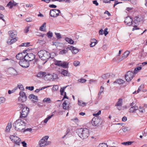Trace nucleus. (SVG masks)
<instances>
[{
    "instance_id": "nucleus-1",
    "label": "nucleus",
    "mask_w": 147,
    "mask_h": 147,
    "mask_svg": "<svg viewBox=\"0 0 147 147\" xmlns=\"http://www.w3.org/2000/svg\"><path fill=\"white\" fill-rule=\"evenodd\" d=\"M25 125L24 121L20 119H18L13 124L15 129L18 131H21L24 129Z\"/></svg>"
},
{
    "instance_id": "nucleus-2",
    "label": "nucleus",
    "mask_w": 147,
    "mask_h": 147,
    "mask_svg": "<svg viewBox=\"0 0 147 147\" xmlns=\"http://www.w3.org/2000/svg\"><path fill=\"white\" fill-rule=\"evenodd\" d=\"M38 54L41 60L45 61L44 63L49 58H53L51 57L49 53L44 50L40 51L38 53Z\"/></svg>"
},
{
    "instance_id": "nucleus-3",
    "label": "nucleus",
    "mask_w": 147,
    "mask_h": 147,
    "mask_svg": "<svg viewBox=\"0 0 147 147\" xmlns=\"http://www.w3.org/2000/svg\"><path fill=\"white\" fill-rule=\"evenodd\" d=\"M78 135L82 139H85L87 138L89 135V131L88 129L84 128H81L78 131Z\"/></svg>"
},
{
    "instance_id": "nucleus-4",
    "label": "nucleus",
    "mask_w": 147,
    "mask_h": 147,
    "mask_svg": "<svg viewBox=\"0 0 147 147\" xmlns=\"http://www.w3.org/2000/svg\"><path fill=\"white\" fill-rule=\"evenodd\" d=\"M49 138L48 136H45L40 140L39 142V145L40 147H43L50 144V142L47 141Z\"/></svg>"
},
{
    "instance_id": "nucleus-5",
    "label": "nucleus",
    "mask_w": 147,
    "mask_h": 147,
    "mask_svg": "<svg viewBox=\"0 0 147 147\" xmlns=\"http://www.w3.org/2000/svg\"><path fill=\"white\" fill-rule=\"evenodd\" d=\"M57 76L56 74H45L44 76V79L46 81L53 80L57 78Z\"/></svg>"
},
{
    "instance_id": "nucleus-6",
    "label": "nucleus",
    "mask_w": 147,
    "mask_h": 147,
    "mask_svg": "<svg viewBox=\"0 0 147 147\" xmlns=\"http://www.w3.org/2000/svg\"><path fill=\"white\" fill-rule=\"evenodd\" d=\"M20 96L18 98V101L21 102H25L27 99V97L25 94L22 91L20 92L19 94Z\"/></svg>"
},
{
    "instance_id": "nucleus-7",
    "label": "nucleus",
    "mask_w": 147,
    "mask_h": 147,
    "mask_svg": "<svg viewBox=\"0 0 147 147\" xmlns=\"http://www.w3.org/2000/svg\"><path fill=\"white\" fill-rule=\"evenodd\" d=\"M101 120L100 118L97 117H94L92 121V124L94 126H98L101 124Z\"/></svg>"
},
{
    "instance_id": "nucleus-8",
    "label": "nucleus",
    "mask_w": 147,
    "mask_h": 147,
    "mask_svg": "<svg viewBox=\"0 0 147 147\" xmlns=\"http://www.w3.org/2000/svg\"><path fill=\"white\" fill-rule=\"evenodd\" d=\"M60 13L61 11L60 10L54 9L50 10V14L51 17H56L59 15V14Z\"/></svg>"
},
{
    "instance_id": "nucleus-9",
    "label": "nucleus",
    "mask_w": 147,
    "mask_h": 147,
    "mask_svg": "<svg viewBox=\"0 0 147 147\" xmlns=\"http://www.w3.org/2000/svg\"><path fill=\"white\" fill-rule=\"evenodd\" d=\"M19 64L23 67L27 68L29 66V62L25 59H22L19 61Z\"/></svg>"
},
{
    "instance_id": "nucleus-10",
    "label": "nucleus",
    "mask_w": 147,
    "mask_h": 147,
    "mask_svg": "<svg viewBox=\"0 0 147 147\" xmlns=\"http://www.w3.org/2000/svg\"><path fill=\"white\" fill-rule=\"evenodd\" d=\"M9 138L12 142L15 143L16 144H20L21 140L18 137L14 135H11L9 137Z\"/></svg>"
},
{
    "instance_id": "nucleus-11",
    "label": "nucleus",
    "mask_w": 147,
    "mask_h": 147,
    "mask_svg": "<svg viewBox=\"0 0 147 147\" xmlns=\"http://www.w3.org/2000/svg\"><path fill=\"white\" fill-rule=\"evenodd\" d=\"M134 73L131 71H128L126 74L125 78L126 81L129 82L133 79L134 77Z\"/></svg>"
},
{
    "instance_id": "nucleus-12",
    "label": "nucleus",
    "mask_w": 147,
    "mask_h": 147,
    "mask_svg": "<svg viewBox=\"0 0 147 147\" xmlns=\"http://www.w3.org/2000/svg\"><path fill=\"white\" fill-rule=\"evenodd\" d=\"M29 109L27 107H24L22 109L20 117L21 118H24L27 116L29 111Z\"/></svg>"
},
{
    "instance_id": "nucleus-13",
    "label": "nucleus",
    "mask_w": 147,
    "mask_h": 147,
    "mask_svg": "<svg viewBox=\"0 0 147 147\" xmlns=\"http://www.w3.org/2000/svg\"><path fill=\"white\" fill-rule=\"evenodd\" d=\"M35 58V55L32 53L26 54L25 59L27 60L29 62L32 61Z\"/></svg>"
},
{
    "instance_id": "nucleus-14",
    "label": "nucleus",
    "mask_w": 147,
    "mask_h": 147,
    "mask_svg": "<svg viewBox=\"0 0 147 147\" xmlns=\"http://www.w3.org/2000/svg\"><path fill=\"white\" fill-rule=\"evenodd\" d=\"M123 104V100L121 98H119L118 99L117 102L115 105V106L119 111L122 109V105Z\"/></svg>"
},
{
    "instance_id": "nucleus-15",
    "label": "nucleus",
    "mask_w": 147,
    "mask_h": 147,
    "mask_svg": "<svg viewBox=\"0 0 147 147\" xmlns=\"http://www.w3.org/2000/svg\"><path fill=\"white\" fill-rule=\"evenodd\" d=\"M132 19L130 17H126L125 20V22L126 25L128 26H130L132 25H134V22H132Z\"/></svg>"
},
{
    "instance_id": "nucleus-16",
    "label": "nucleus",
    "mask_w": 147,
    "mask_h": 147,
    "mask_svg": "<svg viewBox=\"0 0 147 147\" xmlns=\"http://www.w3.org/2000/svg\"><path fill=\"white\" fill-rule=\"evenodd\" d=\"M140 21V20L139 18L137 17L135 18L134 20V25L133 26L134 27L132 29V31H134L135 30L138 29V28H137V25L138 24V22Z\"/></svg>"
},
{
    "instance_id": "nucleus-17",
    "label": "nucleus",
    "mask_w": 147,
    "mask_h": 147,
    "mask_svg": "<svg viewBox=\"0 0 147 147\" xmlns=\"http://www.w3.org/2000/svg\"><path fill=\"white\" fill-rule=\"evenodd\" d=\"M8 73L12 76H16L18 75L17 71L13 68H10L7 70Z\"/></svg>"
},
{
    "instance_id": "nucleus-18",
    "label": "nucleus",
    "mask_w": 147,
    "mask_h": 147,
    "mask_svg": "<svg viewBox=\"0 0 147 147\" xmlns=\"http://www.w3.org/2000/svg\"><path fill=\"white\" fill-rule=\"evenodd\" d=\"M26 54L25 52L21 53L17 55L16 57L17 59H19L20 61L22 59H25Z\"/></svg>"
},
{
    "instance_id": "nucleus-19",
    "label": "nucleus",
    "mask_w": 147,
    "mask_h": 147,
    "mask_svg": "<svg viewBox=\"0 0 147 147\" xmlns=\"http://www.w3.org/2000/svg\"><path fill=\"white\" fill-rule=\"evenodd\" d=\"M130 52L129 51H126L124 52V53L122 55V57L121 58H120L118 61L119 62L121 61L125 58H126L129 54Z\"/></svg>"
},
{
    "instance_id": "nucleus-20",
    "label": "nucleus",
    "mask_w": 147,
    "mask_h": 147,
    "mask_svg": "<svg viewBox=\"0 0 147 147\" xmlns=\"http://www.w3.org/2000/svg\"><path fill=\"white\" fill-rule=\"evenodd\" d=\"M67 50H71L72 53L74 54L77 53L79 51L78 49L73 46H71L69 47H67Z\"/></svg>"
},
{
    "instance_id": "nucleus-21",
    "label": "nucleus",
    "mask_w": 147,
    "mask_h": 147,
    "mask_svg": "<svg viewBox=\"0 0 147 147\" xmlns=\"http://www.w3.org/2000/svg\"><path fill=\"white\" fill-rule=\"evenodd\" d=\"M17 4V3L14 1H10L7 4V6H9L10 9H11L13 6L16 5Z\"/></svg>"
},
{
    "instance_id": "nucleus-22",
    "label": "nucleus",
    "mask_w": 147,
    "mask_h": 147,
    "mask_svg": "<svg viewBox=\"0 0 147 147\" xmlns=\"http://www.w3.org/2000/svg\"><path fill=\"white\" fill-rule=\"evenodd\" d=\"M61 74L64 76L70 77L71 76V74L67 70H63L61 72Z\"/></svg>"
},
{
    "instance_id": "nucleus-23",
    "label": "nucleus",
    "mask_w": 147,
    "mask_h": 147,
    "mask_svg": "<svg viewBox=\"0 0 147 147\" xmlns=\"http://www.w3.org/2000/svg\"><path fill=\"white\" fill-rule=\"evenodd\" d=\"M8 34L11 38H16V35L15 34V31L14 30H11L8 32Z\"/></svg>"
},
{
    "instance_id": "nucleus-24",
    "label": "nucleus",
    "mask_w": 147,
    "mask_h": 147,
    "mask_svg": "<svg viewBox=\"0 0 147 147\" xmlns=\"http://www.w3.org/2000/svg\"><path fill=\"white\" fill-rule=\"evenodd\" d=\"M138 109V107L135 106L131 107L129 109V111L130 113H135Z\"/></svg>"
},
{
    "instance_id": "nucleus-25",
    "label": "nucleus",
    "mask_w": 147,
    "mask_h": 147,
    "mask_svg": "<svg viewBox=\"0 0 147 147\" xmlns=\"http://www.w3.org/2000/svg\"><path fill=\"white\" fill-rule=\"evenodd\" d=\"M68 64L69 63L67 62L62 61L61 67L64 68H67L68 67Z\"/></svg>"
},
{
    "instance_id": "nucleus-26",
    "label": "nucleus",
    "mask_w": 147,
    "mask_h": 147,
    "mask_svg": "<svg viewBox=\"0 0 147 147\" xmlns=\"http://www.w3.org/2000/svg\"><path fill=\"white\" fill-rule=\"evenodd\" d=\"M97 44L96 40L94 39L92 40L91 43L90 45V47H92L95 46Z\"/></svg>"
},
{
    "instance_id": "nucleus-27",
    "label": "nucleus",
    "mask_w": 147,
    "mask_h": 147,
    "mask_svg": "<svg viewBox=\"0 0 147 147\" xmlns=\"http://www.w3.org/2000/svg\"><path fill=\"white\" fill-rule=\"evenodd\" d=\"M87 103L83 102L82 100H78V104L79 106L84 107L86 105Z\"/></svg>"
},
{
    "instance_id": "nucleus-28",
    "label": "nucleus",
    "mask_w": 147,
    "mask_h": 147,
    "mask_svg": "<svg viewBox=\"0 0 147 147\" xmlns=\"http://www.w3.org/2000/svg\"><path fill=\"white\" fill-rule=\"evenodd\" d=\"M124 82V81L120 79H118L116 80L115 82H113V84H115V83H117L119 84H123Z\"/></svg>"
},
{
    "instance_id": "nucleus-29",
    "label": "nucleus",
    "mask_w": 147,
    "mask_h": 147,
    "mask_svg": "<svg viewBox=\"0 0 147 147\" xmlns=\"http://www.w3.org/2000/svg\"><path fill=\"white\" fill-rule=\"evenodd\" d=\"M46 27V23L44 22L43 24L40 27L39 30L42 31H45V29Z\"/></svg>"
},
{
    "instance_id": "nucleus-30",
    "label": "nucleus",
    "mask_w": 147,
    "mask_h": 147,
    "mask_svg": "<svg viewBox=\"0 0 147 147\" xmlns=\"http://www.w3.org/2000/svg\"><path fill=\"white\" fill-rule=\"evenodd\" d=\"M110 75L111 76L113 75L112 73H107L102 75V77L104 79L109 78V77L110 76Z\"/></svg>"
},
{
    "instance_id": "nucleus-31",
    "label": "nucleus",
    "mask_w": 147,
    "mask_h": 147,
    "mask_svg": "<svg viewBox=\"0 0 147 147\" xmlns=\"http://www.w3.org/2000/svg\"><path fill=\"white\" fill-rule=\"evenodd\" d=\"M67 101L65 100L63 104V108L65 110H67L69 109V107L68 106H67Z\"/></svg>"
},
{
    "instance_id": "nucleus-32",
    "label": "nucleus",
    "mask_w": 147,
    "mask_h": 147,
    "mask_svg": "<svg viewBox=\"0 0 147 147\" xmlns=\"http://www.w3.org/2000/svg\"><path fill=\"white\" fill-rule=\"evenodd\" d=\"M29 98L30 99L33 98L36 100H38V97L37 96H35L33 94H31L29 95Z\"/></svg>"
},
{
    "instance_id": "nucleus-33",
    "label": "nucleus",
    "mask_w": 147,
    "mask_h": 147,
    "mask_svg": "<svg viewBox=\"0 0 147 147\" xmlns=\"http://www.w3.org/2000/svg\"><path fill=\"white\" fill-rule=\"evenodd\" d=\"M46 74V73L45 72H40L38 74L37 76L38 77H42L45 76Z\"/></svg>"
},
{
    "instance_id": "nucleus-34",
    "label": "nucleus",
    "mask_w": 147,
    "mask_h": 147,
    "mask_svg": "<svg viewBox=\"0 0 147 147\" xmlns=\"http://www.w3.org/2000/svg\"><path fill=\"white\" fill-rule=\"evenodd\" d=\"M65 40L67 42L71 44H73L74 43V41L71 38H67Z\"/></svg>"
},
{
    "instance_id": "nucleus-35",
    "label": "nucleus",
    "mask_w": 147,
    "mask_h": 147,
    "mask_svg": "<svg viewBox=\"0 0 147 147\" xmlns=\"http://www.w3.org/2000/svg\"><path fill=\"white\" fill-rule=\"evenodd\" d=\"M61 63H62L61 61H58L56 60L54 61V64L59 66H61Z\"/></svg>"
},
{
    "instance_id": "nucleus-36",
    "label": "nucleus",
    "mask_w": 147,
    "mask_h": 147,
    "mask_svg": "<svg viewBox=\"0 0 147 147\" xmlns=\"http://www.w3.org/2000/svg\"><path fill=\"white\" fill-rule=\"evenodd\" d=\"M11 127V123H8L6 127V131H9Z\"/></svg>"
},
{
    "instance_id": "nucleus-37",
    "label": "nucleus",
    "mask_w": 147,
    "mask_h": 147,
    "mask_svg": "<svg viewBox=\"0 0 147 147\" xmlns=\"http://www.w3.org/2000/svg\"><path fill=\"white\" fill-rule=\"evenodd\" d=\"M133 142L131 141H128L126 142H123L121 143V144L125 145V146H128L131 145Z\"/></svg>"
},
{
    "instance_id": "nucleus-38",
    "label": "nucleus",
    "mask_w": 147,
    "mask_h": 147,
    "mask_svg": "<svg viewBox=\"0 0 147 147\" xmlns=\"http://www.w3.org/2000/svg\"><path fill=\"white\" fill-rule=\"evenodd\" d=\"M67 87V86H65L61 88L60 90V92L61 95H63L64 90Z\"/></svg>"
},
{
    "instance_id": "nucleus-39",
    "label": "nucleus",
    "mask_w": 147,
    "mask_h": 147,
    "mask_svg": "<svg viewBox=\"0 0 147 147\" xmlns=\"http://www.w3.org/2000/svg\"><path fill=\"white\" fill-rule=\"evenodd\" d=\"M53 115L52 114L51 115L49 116L48 117H47V118L45 119V120H44V122L45 123H46L50 119Z\"/></svg>"
},
{
    "instance_id": "nucleus-40",
    "label": "nucleus",
    "mask_w": 147,
    "mask_h": 147,
    "mask_svg": "<svg viewBox=\"0 0 147 147\" xmlns=\"http://www.w3.org/2000/svg\"><path fill=\"white\" fill-rule=\"evenodd\" d=\"M5 98L3 97H0V105L5 102Z\"/></svg>"
},
{
    "instance_id": "nucleus-41",
    "label": "nucleus",
    "mask_w": 147,
    "mask_h": 147,
    "mask_svg": "<svg viewBox=\"0 0 147 147\" xmlns=\"http://www.w3.org/2000/svg\"><path fill=\"white\" fill-rule=\"evenodd\" d=\"M43 102H47L48 103H49L51 102V100L49 98H45L43 99Z\"/></svg>"
},
{
    "instance_id": "nucleus-42",
    "label": "nucleus",
    "mask_w": 147,
    "mask_h": 147,
    "mask_svg": "<svg viewBox=\"0 0 147 147\" xmlns=\"http://www.w3.org/2000/svg\"><path fill=\"white\" fill-rule=\"evenodd\" d=\"M97 147H108L107 145V144L102 143L100 144Z\"/></svg>"
},
{
    "instance_id": "nucleus-43",
    "label": "nucleus",
    "mask_w": 147,
    "mask_h": 147,
    "mask_svg": "<svg viewBox=\"0 0 147 147\" xmlns=\"http://www.w3.org/2000/svg\"><path fill=\"white\" fill-rule=\"evenodd\" d=\"M67 50L63 49L59 52V54L61 55L64 54L67 52Z\"/></svg>"
},
{
    "instance_id": "nucleus-44",
    "label": "nucleus",
    "mask_w": 147,
    "mask_h": 147,
    "mask_svg": "<svg viewBox=\"0 0 147 147\" xmlns=\"http://www.w3.org/2000/svg\"><path fill=\"white\" fill-rule=\"evenodd\" d=\"M138 110L141 113H144L145 112V110L144 108L141 107L140 106V107Z\"/></svg>"
},
{
    "instance_id": "nucleus-45",
    "label": "nucleus",
    "mask_w": 147,
    "mask_h": 147,
    "mask_svg": "<svg viewBox=\"0 0 147 147\" xmlns=\"http://www.w3.org/2000/svg\"><path fill=\"white\" fill-rule=\"evenodd\" d=\"M78 81L80 82L84 83L86 81V80L84 78H80L78 79Z\"/></svg>"
},
{
    "instance_id": "nucleus-46",
    "label": "nucleus",
    "mask_w": 147,
    "mask_h": 147,
    "mask_svg": "<svg viewBox=\"0 0 147 147\" xmlns=\"http://www.w3.org/2000/svg\"><path fill=\"white\" fill-rule=\"evenodd\" d=\"M30 43L29 42H25L23 43L22 44L21 46H25L26 47L27 46H29L30 45Z\"/></svg>"
},
{
    "instance_id": "nucleus-47",
    "label": "nucleus",
    "mask_w": 147,
    "mask_h": 147,
    "mask_svg": "<svg viewBox=\"0 0 147 147\" xmlns=\"http://www.w3.org/2000/svg\"><path fill=\"white\" fill-rule=\"evenodd\" d=\"M142 69V67H136L135 68L134 71V72H133L134 73H136L137 72V71H139L141 69Z\"/></svg>"
},
{
    "instance_id": "nucleus-48",
    "label": "nucleus",
    "mask_w": 147,
    "mask_h": 147,
    "mask_svg": "<svg viewBox=\"0 0 147 147\" xmlns=\"http://www.w3.org/2000/svg\"><path fill=\"white\" fill-rule=\"evenodd\" d=\"M144 88V86L143 85H141L139 87L138 90L137 91V93H138Z\"/></svg>"
},
{
    "instance_id": "nucleus-49",
    "label": "nucleus",
    "mask_w": 147,
    "mask_h": 147,
    "mask_svg": "<svg viewBox=\"0 0 147 147\" xmlns=\"http://www.w3.org/2000/svg\"><path fill=\"white\" fill-rule=\"evenodd\" d=\"M101 113V111H99L97 113L93 114V115L94 116L97 117Z\"/></svg>"
},
{
    "instance_id": "nucleus-50",
    "label": "nucleus",
    "mask_w": 147,
    "mask_h": 147,
    "mask_svg": "<svg viewBox=\"0 0 147 147\" xmlns=\"http://www.w3.org/2000/svg\"><path fill=\"white\" fill-rule=\"evenodd\" d=\"M12 39H11L10 41L9 44L10 45L11 44H12L13 43L15 42H16L17 40V39L15 38H12Z\"/></svg>"
},
{
    "instance_id": "nucleus-51",
    "label": "nucleus",
    "mask_w": 147,
    "mask_h": 147,
    "mask_svg": "<svg viewBox=\"0 0 147 147\" xmlns=\"http://www.w3.org/2000/svg\"><path fill=\"white\" fill-rule=\"evenodd\" d=\"M18 88L21 90H24V88L22 84H19L18 85Z\"/></svg>"
},
{
    "instance_id": "nucleus-52",
    "label": "nucleus",
    "mask_w": 147,
    "mask_h": 147,
    "mask_svg": "<svg viewBox=\"0 0 147 147\" xmlns=\"http://www.w3.org/2000/svg\"><path fill=\"white\" fill-rule=\"evenodd\" d=\"M26 88L27 89H28L30 90H34V87L32 86H27L26 87Z\"/></svg>"
},
{
    "instance_id": "nucleus-53",
    "label": "nucleus",
    "mask_w": 147,
    "mask_h": 147,
    "mask_svg": "<svg viewBox=\"0 0 147 147\" xmlns=\"http://www.w3.org/2000/svg\"><path fill=\"white\" fill-rule=\"evenodd\" d=\"M80 63V62L78 61H75L74 62L73 64L76 67L78 66Z\"/></svg>"
},
{
    "instance_id": "nucleus-54",
    "label": "nucleus",
    "mask_w": 147,
    "mask_h": 147,
    "mask_svg": "<svg viewBox=\"0 0 147 147\" xmlns=\"http://www.w3.org/2000/svg\"><path fill=\"white\" fill-rule=\"evenodd\" d=\"M47 36L48 37L51 38L53 36V34L52 32H49L47 33Z\"/></svg>"
},
{
    "instance_id": "nucleus-55",
    "label": "nucleus",
    "mask_w": 147,
    "mask_h": 147,
    "mask_svg": "<svg viewBox=\"0 0 147 147\" xmlns=\"http://www.w3.org/2000/svg\"><path fill=\"white\" fill-rule=\"evenodd\" d=\"M55 34L57 38L58 39L61 38V34L59 33H55Z\"/></svg>"
},
{
    "instance_id": "nucleus-56",
    "label": "nucleus",
    "mask_w": 147,
    "mask_h": 147,
    "mask_svg": "<svg viewBox=\"0 0 147 147\" xmlns=\"http://www.w3.org/2000/svg\"><path fill=\"white\" fill-rule=\"evenodd\" d=\"M96 82V80L94 79H91L89 80V83L92 84V83H95Z\"/></svg>"
},
{
    "instance_id": "nucleus-57",
    "label": "nucleus",
    "mask_w": 147,
    "mask_h": 147,
    "mask_svg": "<svg viewBox=\"0 0 147 147\" xmlns=\"http://www.w3.org/2000/svg\"><path fill=\"white\" fill-rule=\"evenodd\" d=\"M108 29L107 28H105L104 31V34L106 36L107 34H108V32H107Z\"/></svg>"
},
{
    "instance_id": "nucleus-58",
    "label": "nucleus",
    "mask_w": 147,
    "mask_h": 147,
    "mask_svg": "<svg viewBox=\"0 0 147 147\" xmlns=\"http://www.w3.org/2000/svg\"><path fill=\"white\" fill-rule=\"evenodd\" d=\"M29 26H27L24 29V32L25 33H27L29 30Z\"/></svg>"
},
{
    "instance_id": "nucleus-59",
    "label": "nucleus",
    "mask_w": 147,
    "mask_h": 147,
    "mask_svg": "<svg viewBox=\"0 0 147 147\" xmlns=\"http://www.w3.org/2000/svg\"><path fill=\"white\" fill-rule=\"evenodd\" d=\"M102 92H99L98 94V98L100 99L102 97V96L101 95L102 94Z\"/></svg>"
},
{
    "instance_id": "nucleus-60",
    "label": "nucleus",
    "mask_w": 147,
    "mask_h": 147,
    "mask_svg": "<svg viewBox=\"0 0 147 147\" xmlns=\"http://www.w3.org/2000/svg\"><path fill=\"white\" fill-rule=\"evenodd\" d=\"M4 17V16L0 13V19H2L4 22H5V20L3 18Z\"/></svg>"
},
{
    "instance_id": "nucleus-61",
    "label": "nucleus",
    "mask_w": 147,
    "mask_h": 147,
    "mask_svg": "<svg viewBox=\"0 0 147 147\" xmlns=\"http://www.w3.org/2000/svg\"><path fill=\"white\" fill-rule=\"evenodd\" d=\"M104 87L102 86H101L99 92L103 93Z\"/></svg>"
},
{
    "instance_id": "nucleus-62",
    "label": "nucleus",
    "mask_w": 147,
    "mask_h": 147,
    "mask_svg": "<svg viewBox=\"0 0 147 147\" xmlns=\"http://www.w3.org/2000/svg\"><path fill=\"white\" fill-rule=\"evenodd\" d=\"M107 45H104L102 47V49L104 50H106L107 48Z\"/></svg>"
},
{
    "instance_id": "nucleus-63",
    "label": "nucleus",
    "mask_w": 147,
    "mask_h": 147,
    "mask_svg": "<svg viewBox=\"0 0 147 147\" xmlns=\"http://www.w3.org/2000/svg\"><path fill=\"white\" fill-rule=\"evenodd\" d=\"M58 88V87L57 85L54 86L53 88V90H57Z\"/></svg>"
},
{
    "instance_id": "nucleus-64",
    "label": "nucleus",
    "mask_w": 147,
    "mask_h": 147,
    "mask_svg": "<svg viewBox=\"0 0 147 147\" xmlns=\"http://www.w3.org/2000/svg\"><path fill=\"white\" fill-rule=\"evenodd\" d=\"M127 127H125L122 129V130L123 132H125L127 131Z\"/></svg>"
}]
</instances>
